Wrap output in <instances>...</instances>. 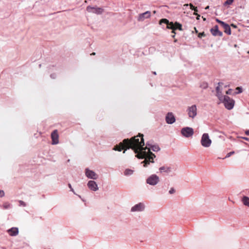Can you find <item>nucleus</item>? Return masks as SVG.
Instances as JSON below:
<instances>
[{
  "mask_svg": "<svg viewBox=\"0 0 249 249\" xmlns=\"http://www.w3.org/2000/svg\"><path fill=\"white\" fill-rule=\"evenodd\" d=\"M143 137V134L139 133L138 136L132 137L130 139H124L123 143L126 148L123 153H124L127 149H132L137 154L135 156L137 158L144 159L141 163H143L144 167H146L150 163L154 162V159L156 158V156L151 152H146V150L147 147H143L144 145Z\"/></svg>",
  "mask_w": 249,
  "mask_h": 249,
  "instance_id": "f257e3e1",
  "label": "nucleus"
},
{
  "mask_svg": "<svg viewBox=\"0 0 249 249\" xmlns=\"http://www.w3.org/2000/svg\"><path fill=\"white\" fill-rule=\"evenodd\" d=\"M220 101L223 103L225 107L229 110L232 109L234 105V101L227 95H224V97L222 99V101Z\"/></svg>",
  "mask_w": 249,
  "mask_h": 249,
  "instance_id": "f03ea898",
  "label": "nucleus"
},
{
  "mask_svg": "<svg viewBox=\"0 0 249 249\" xmlns=\"http://www.w3.org/2000/svg\"><path fill=\"white\" fill-rule=\"evenodd\" d=\"M212 143L211 140L209 138L208 133H204L201 139V144L205 147H209Z\"/></svg>",
  "mask_w": 249,
  "mask_h": 249,
  "instance_id": "7ed1b4c3",
  "label": "nucleus"
},
{
  "mask_svg": "<svg viewBox=\"0 0 249 249\" xmlns=\"http://www.w3.org/2000/svg\"><path fill=\"white\" fill-rule=\"evenodd\" d=\"M159 177L155 174H153L150 176L146 180V182L147 184L152 186L157 185L159 182Z\"/></svg>",
  "mask_w": 249,
  "mask_h": 249,
  "instance_id": "20e7f679",
  "label": "nucleus"
},
{
  "mask_svg": "<svg viewBox=\"0 0 249 249\" xmlns=\"http://www.w3.org/2000/svg\"><path fill=\"white\" fill-rule=\"evenodd\" d=\"M186 111L189 118L194 119L197 115V107L196 105L188 107Z\"/></svg>",
  "mask_w": 249,
  "mask_h": 249,
  "instance_id": "39448f33",
  "label": "nucleus"
},
{
  "mask_svg": "<svg viewBox=\"0 0 249 249\" xmlns=\"http://www.w3.org/2000/svg\"><path fill=\"white\" fill-rule=\"evenodd\" d=\"M181 133L183 136L186 138H189L192 137L193 135L194 131L192 128L189 127H185L181 129Z\"/></svg>",
  "mask_w": 249,
  "mask_h": 249,
  "instance_id": "423d86ee",
  "label": "nucleus"
},
{
  "mask_svg": "<svg viewBox=\"0 0 249 249\" xmlns=\"http://www.w3.org/2000/svg\"><path fill=\"white\" fill-rule=\"evenodd\" d=\"M87 11L89 13H92L97 15L102 14L104 12V9L100 7H92L90 5L87 7Z\"/></svg>",
  "mask_w": 249,
  "mask_h": 249,
  "instance_id": "0eeeda50",
  "label": "nucleus"
},
{
  "mask_svg": "<svg viewBox=\"0 0 249 249\" xmlns=\"http://www.w3.org/2000/svg\"><path fill=\"white\" fill-rule=\"evenodd\" d=\"M85 175L88 178L93 179H96L98 177L97 174L93 171L90 170L88 168H86L85 170Z\"/></svg>",
  "mask_w": 249,
  "mask_h": 249,
  "instance_id": "6e6552de",
  "label": "nucleus"
},
{
  "mask_svg": "<svg viewBox=\"0 0 249 249\" xmlns=\"http://www.w3.org/2000/svg\"><path fill=\"white\" fill-rule=\"evenodd\" d=\"M145 206L142 203H139L133 206L131 209V212H142L144 210Z\"/></svg>",
  "mask_w": 249,
  "mask_h": 249,
  "instance_id": "1a4fd4ad",
  "label": "nucleus"
},
{
  "mask_svg": "<svg viewBox=\"0 0 249 249\" xmlns=\"http://www.w3.org/2000/svg\"><path fill=\"white\" fill-rule=\"evenodd\" d=\"M146 147H147L146 149H148V151L147 152L149 153L151 150L154 152H158L160 150V148L158 144H152L150 143L149 142H146Z\"/></svg>",
  "mask_w": 249,
  "mask_h": 249,
  "instance_id": "9d476101",
  "label": "nucleus"
},
{
  "mask_svg": "<svg viewBox=\"0 0 249 249\" xmlns=\"http://www.w3.org/2000/svg\"><path fill=\"white\" fill-rule=\"evenodd\" d=\"M166 122L168 124H173L176 121V118L172 112H168L165 117Z\"/></svg>",
  "mask_w": 249,
  "mask_h": 249,
  "instance_id": "9b49d317",
  "label": "nucleus"
},
{
  "mask_svg": "<svg viewBox=\"0 0 249 249\" xmlns=\"http://www.w3.org/2000/svg\"><path fill=\"white\" fill-rule=\"evenodd\" d=\"M151 17V12L149 11H146L144 13L140 14L138 17V21H142L145 19Z\"/></svg>",
  "mask_w": 249,
  "mask_h": 249,
  "instance_id": "f8f14e48",
  "label": "nucleus"
},
{
  "mask_svg": "<svg viewBox=\"0 0 249 249\" xmlns=\"http://www.w3.org/2000/svg\"><path fill=\"white\" fill-rule=\"evenodd\" d=\"M58 134L57 130H53L51 134V138L52 140V144H56L59 142Z\"/></svg>",
  "mask_w": 249,
  "mask_h": 249,
  "instance_id": "ddd939ff",
  "label": "nucleus"
},
{
  "mask_svg": "<svg viewBox=\"0 0 249 249\" xmlns=\"http://www.w3.org/2000/svg\"><path fill=\"white\" fill-rule=\"evenodd\" d=\"M211 34L213 36H223V33L220 31L218 29V25H215L213 28L210 30Z\"/></svg>",
  "mask_w": 249,
  "mask_h": 249,
  "instance_id": "4468645a",
  "label": "nucleus"
},
{
  "mask_svg": "<svg viewBox=\"0 0 249 249\" xmlns=\"http://www.w3.org/2000/svg\"><path fill=\"white\" fill-rule=\"evenodd\" d=\"M87 185L89 187V188L93 191H96L98 190V187L97 183L95 181L93 180H89L88 182Z\"/></svg>",
  "mask_w": 249,
  "mask_h": 249,
  "instance_id": "2eb2a0df",
  "label": "nucleus"
},
{
  "mask_svg": "<svg viewBox=\"0 0 249 249\" xmlns=\"http://www.w3.org/2000/svg\"><path fill=\"white\" fill-rule=\"evenodd\" d=\"M159 171L160 173H165L169 174L172 171V168L171 167L164 165L160 167Z\"/></svg>",
  "mask_w": 249,
  "mask_h": 249,
  "instance_id": "dca6fc26",
  "label": "nucleus"
},
{
  "mask_svg": "<svg viewBox=\"0 0 249 249\" xmlns=\"http://www.w3.org/2000/svg\"><path fill=\"white\" fill-rule=\"evenodd\" d=\"M215 90L216 92V96L220 101H222V99L224 97V95H222V90L220 89L219 86H217Z\"/></svg>",
  "mask_w": 249,
  "mask_h": 249,
  "instance_id": "f3484780",
  "label": "nucleus"
},
{
  "mask_svg": "<svg viewBox=\"0 0 249 249\" xmlns=\"http://www.w3.org/2000/svg\"><path fill=\"white\" fill-rule=\"evenodd\" d=\"M8 232L11 236H16L18 233V228H12L8 230Z\"/></svg>",
  "mask_w": 249,
  "mask_h": 249,
  "instance_id": "a211bd4d",
  "label": "nucleus"
},
{
  "mask_svg": "<svg viewBox=\"0 0 249 249\" xmlns=\"http://www.w3.org/2000/svg\"><path fill=\"white\" fill-rule=\"evenodd\" d=\"M120 146H118V145H116L113 148V150H115V151H121L124 148V147H126L123 142H121L120 143Z\"/></svg>",
  "mask_w": 249,
  "mask_h": 249,
  "instance_id": "6ab92c4d",
  "label": "nucleus"
},
{
  "mask_svg": "<svg viewBox=\"0 0 249 249\" xmlns=\"http://www.w3.org/2000/svg\"><path fill=\"white\" fill-rule=\"evenodd\" d=\"M167 28L168 29H172V32L174 34H176V33L175 32V25L173 22H170L169 21V22L167 24Z\"/></svg>",
  "mask_w": 249,
  "mask_h": 249,
  "instance_id": "aec40b11",
  "label": "nucleus"
},
{
  "mask_svg": "<svg viewBox=\"0 0 249 249\" xmlns=\"http://www.w3.org/2000/svg\"><path fill=\"white\" fill-rule=\"evenodd\" d=\"M242 201L244 205L249 207V197L246 196H244L242 199Z\"/></svg>",
  "mask_w": 249,
  "mask_h": 249,
  "instance_id": "412c9836",
  "label": "nucleus"
},
{
  "mask_svg": "<svg viewBox=\"0 0 249 249\" xmlns=\"http://www.w3.org/2000/svg\"><path fill=\"white\" fill-rule=\"evenodd\" d=\"M224 32L226 34H228V35H230L231 34V29L229 24L224 27Z\"/></svg>",
  "mask_w": 249,
  "mask_h": 249,
  "instance_id": "4be33fe9",
  "label": "nucleus"
},
{
  "mask_svg": "<svg viewBox=\"0 0 249 249\" xmlns=\"http://www.w3.org/2000/svg\"><path fill=\"white\" fill-rule=\"evenodd\" d=\"M174 25H175V31L177 29H178L180 31L182 30V25L181 24H180L179 23L176 22L174 23Z\"/></svg>",
  "mask_w": 249,
  "mask_h": 249,
  "instance_id": "5701e85b",
  "label": "nucleus"
},
{
  "mask_svg": "<svg viewBox=\"0 0 249 249\" xmlns=\"http://www.w3.org/2000/svg\"><path fill=\"white\" fill-rule=\"evenodd\" d=\"M199 87L203 89H206L208 87V84L206 82L200 83Z\"/></svg>",
  "mask_w": 249,
  "mask_h": 249,
  "instance_id": "b1692460",
  "label": "nucleus"
},
{
  "mask_svg": "<svg viewBox=\"0 0 249 249\" xmlns=\"http://www.w3.org/2000/svg\"><path fill=\"white\" fill-rule=\"evenodd\" d=\"M133 170H132L131 169H127L125 170L124 174L125 176H128V175H132L133 174Z\"/></svg>",
  "mask_w": 249,
  "mask_h": 249,
  "instance_id": "393cba45",
  "label": "nucleus"
},
{
  "mask_svg": "<svg viewBox=\"0 0 249 249\" xmlns=\"http://www.w3.org/2000/svg\"><path fill=\"white\" fill-rule=\"evenodd\" d=\"M169 22V20L166 18H162L160 20L159 23L160 24H161L162 23H164L167 25V24Z\"/></svg>",
  "mask_w": 249,
  "mask_h": 249,
  "instance_id": "a878e982",
  "label": "nucleus"
},
{
  "mask_svg": "<svg viewBox=\"0 0 249 249\" xmlns=\"http://www.w3.org/2000/svg\"><path fill=\"white\" fill-rule=\"evenodd\" d=\"M235 90H237V91L235 92L236 94H239L242 92L243 89L241 87H238L235 89Z\"/></svg>",
  "mask_w": 249,
  "mask_h": 249,
  "instance_id": "bb28decb",
  "label": "nucleus"
},
{
  "mask_svg": "<svg viewBox=\"0 0 249 249\" xmlns=\"http://www.w3.org/2000/svg\"><path fill=\"white\" fill-rule=\"evenodd\" d=\"M11 205L8 202H5L3 204V208L4 209H7L10 208Z\"/></svg>",
  "mask_w": 249,
  "mask_h": 249,
  "instance_id": "cd10ccee",
  "label": "nucleus"
},
{
  "mask_svg": "<svg viewBox=\"0 0 249 249\" xmlns=\"http://www.w3.org/2000/svg\"><path fill=\"white\" fill-rule=\"evenodd\" d=\"M234 0H227L224 3V5L226 6L227 5H231L233 2Z\"/></svg>",
  "mask_w": 249,
  "mask_h": 249,
  "instance_id": "c85d7f7f",
  "label": "nucleus"
},
{
  "mask_svg": "<svg viewBox=\"0 0 249 249\" xmlns=\"http://www.w3.org/2000/svg\"><path fill=\"white\" fill-rule=\"evenodd\" d=\"M189 6L190 7L191 9H192V10H194L195 12H197L196 7H195L192 3H190Z\"/></svg>",
  "mask_w": 249,
  "mask_h": 249,
  "instance_id": "c756f323",
  "label": "nucleus"
},
{
  "mask_svg": "<svg viewBox=\"0 0 249 249\" xmlns=\"http://www.w3.org/2000/svg\"><path fill=\"white\" fill-rule=\"evenodd\" d=\"M19 203L20 206H22L23 207H25L26 206V204L22 200H19Z\"/></svg>",
  "mask_w": 249,
  "mask_h": 249,
  "instance_id": "7c9ffc66",
  "label": "nucleus"
},
{
  "mask_svg": "<svg viewBox=\"0 0 249 249\" xmlns=\"http://www.w3.org/2000/svg\"><path fill=\"white\" fill-rule=\"evenodd\" d=\"M234 153V151H231L228 153L225 157V158H229Z\"/></svg>",
  "mask_w": 249,
  "mask_h": 249,
  "instance_id": "2f4dec72",
  "label": "nucleus"
},
{
  "mask_svg": "<svg viewBox=\"0 0 249 249\" xmlns=\"http://www.w3.org/2000/svg\"><path fill=\"white\" fill-rule=\"evenodd\" d=\"M169 193L170 194H173L175 193V190L174 189V188H171L170 189V190L169 191Z\"/></svg>",
  "mask_w": 249,
  "mask_h": 249,
  "instance_id": "473e14b6",
  "label": "nucleus"
},
{
  "mask_svg": "<svg viewBox=\"0 0 249 249\" xmlns=\"http://www.w3.org/2000/svg\"><path fill=\"white\" fill-rule=\"evenodd\" d=\"M205 36V34H204V32L200 33H199V34L198 35V37L199 38H201L202 37Z\"/></svg>",
  "mask_w": 249,
  "mask_h": 249,
  "instance_id": "72a5a7b5",
  "label": "nucleus"
},
{
  "mask_svg": "<svg viewBox=\"0 0 249 249\" xmlns=\"http://www.w3.org/2000/svg\"><path fill=\"white\" fill-rule=\"evenodd\" d=\"M68 186L69 188L70 189L71 191L74 194H75V193L73 189L72 188V186L70 183L68 184Z\"/></svg>",
  "mask_w": 249,
  "mask_h": 249,
  "instance_id": "f704fd0d",
  "label": "nucleus"
},
{
  "mask_svg": "<svg viewBox=\"0 0 249 249\" xmlns=\"http://www.w3.org/2000/svg\"><path fill=\"white\" fill-rule=\"evenodd\" d=\"M228 24L224 22V21H222V22L220 24V25L223 27V28H224V27H225Z\"/></svg>",
  "mask_w": 249,
  "mask_h": 249,
  "instance_id": "c9c22d12",
  "label": "nucleus"
},
{
  "mask_svg": "<svg viewBox=\"0 0 249 249\" xmlns=\"http://www.w3.org/2000/svg\"><path fill=\"white\" fill-rule=\"evenodd\" d=\"M56 74L55 73H52L50 75V77L53 78V79H54L56 78Z\"/></svg>",
  "mask_w": 249,
  "mask_h": 249,
  "instance_id": "e433bc0d",
  "label": "nucleus"
},
{
  "mask_svg": "<svg viewBox=\"0 0 249 249\" xmlns=\"http://www.w3.org/2000/svg\"><path fill=\"white\" fill-rule=\"evenodd\" d=\"M4 196V193L2 190H0V196L2 197Z\"/></svg>",
  "mask_w": 249,
  "mask_h": 249,
  "instance_id": "4c0bfd02",
  "label": "nucleus"
},
{
  "mask_svg": "<svg viewBox=\"0 0 249 249\" xmlns=\"http://www.w3.org/2000/svg\"><path fill=\"white\" fill-rule=\"evenodd\" d=\"M231 91H232V89H229L226 91V94H231Z\"/></svg>",
  "mask_w": 249,
  "mask_h": 249,
  "instance_id": "58836bf2",
  "label": "nucleus"
},
{
  "mask_svg": "<svg viewBox=\"0 0 249 249\" xmlns=\"http://www.w3.org/2000/svg\"><path fill=\"white\" fill-rule=\"evenodd\" d=\"M215 21H216L217 23H219L220 24H221V22H222V21L220 20V19H218V18H216V19H215Z\"/></svg>",
  "mask_w": 249,
  "mask_h": 249,
  "instance_id": "ea45409f",
  "label": "nucleus"
},
{
  "mask_svg": "<svg viewBox=\"0 0 249 249\" xmlns=\"http://www.w3.org/2000/svg\"><path fill=\"white\" fill-rule=\"evenodd\" d=\"M242 139H244V140L249 142V138L242 137Z\"/></svg>",
  "mask_w": 249,
  "mask_h": 249,
  "instance_id": "a19ab883",
  "label": "nucleus"
},
{
  "mask_svg": "<svg viewBox=\"0 0 249 249\" xmlns=\"http://www.w3.org/2000/svg\"><path fill=\"white\" fill-rule=\"evenodd\" d=\"M245 134L247 135H248L249 136V130H247L245 131Z\"/></svg>",
  "mask_w": 249,
  "mask_h": 249,
  "instance_id": "79ce46f5",
  "label": "nucleus"
},
{
  "mask_svg": "<svg viewBox=\"0 0 249 249\" xmlns=\"http://www.w3.org/2000/svg\"><path fill=\"white\" fill-rule=\"evenodd\" d=\"M189 5V4H185L184 5V7H187V6H188Z\"/></svg>",
  "mask_w": 249,
  "mask_h": 249,
  "instance_id": "37998d69",
  "label": "nucleus"
},
{
  "mask_svg": "<svg viewBox=\"0 0 249 249\" xmlns=\"http://www.w3.org/2000/svg\"><path fill=\"white\" fill-rule=\"evenodd\" d=\"M194 29L195 30V32H196V33H197V30H196V27H195V28H194Z\"/></svg>",
  "mask_w": 249,
  "mask_h": 249,
  "instance_id": "c03bdc74",
  "label": "nucleus"
},
{
  "mask_svg": "<svg viewBox=\"0 0 249 249\" xmlns=\"http://www.w3.org/2000/svg\"><path fill=\"white\" fill-rule=\"evenodd\" d=\"M209 8V6H207L205 8V9H208Z\"/></svg>",
  "mask_w": 249,
  "mask_h": 249,
  "instance_id": "a18cd8bd",
  "label": "nucleus"
},
{
  "mask_svg": "<svg viewBox=\"0 0 249 249\" xmlns=\"http://www.w3.org/2000/svg\"><path fill=\"white\" fill-rule=\"evenodd\" d=\"M153 73L154 75H156V74H157V73H156V72L155 71H153Z\"/></svg>",
  "mask_w": 249,
  "mask_h": 249,
  "instance_id": "49530a36",
  "label": "nucleus"
},
{
  "mask_svg": "<svg viewBox=\"0 0 249 249\" xmlns=\"http://www.w3.org/2000/svg\"><path fill=\"white\" fill-rule=\"evenodd\" d=\"M91 55H95V53H92Z\"/></svg>",
  "mask_w": 249,
  "mask_h": 249,
  "instance_id": "de8ad7c7",
  "label": "nucleus"
},
{
  "mask_svg": "<svg viewBox=\"0 0 249 249\" xmlns=\"http://www.w3.org/2000/svg\"><path fill=\"white\" fill-rule=\"evenodd\" d=\"M172 37L173 38H174L175 37V35L174 34V35L172 36Z\"/></svg>",
  "mask_w": 249,
  "mask_h": 249,
  "instance_id": "09e8293b",
  "label": "nucleus"
},
{
  "mask_svg": "<svg viewBox=\"0 0 249 249\" xmlns=\"http://www.w3.org/2000/svg\"><path fill=\"white\" fill-rule=\"evenodd\" d=\"M156 11H153V13H154V14H156Z\"/></svg>",
  "mask_w": 249,
  "mask_h": 249,
  "instance_id": "8fccbe9b",
  "label": "nucleus"
},
{
  "mask_svg": "<svg viewBox=\"0 0 249 249\" xmlns=\"http://www.w3.org/2000/svg\"><path fill=\"white\" fill-rule=\"evenodd\" d=\"M231 26H233V27H235V26H234L233 24H231Z\"/></svg>",
  "mask_w": 249,
  "mask_h": 249,
  "instance_id": "3c124183",
  "label": "nucleus"
}]
</instances>
